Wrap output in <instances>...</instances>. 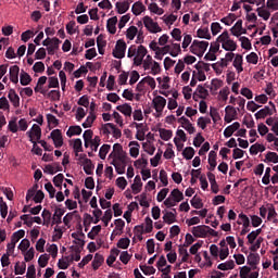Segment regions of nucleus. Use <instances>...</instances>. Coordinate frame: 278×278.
I'll return each instance as SVG.
<instances>
[{
  "label": "nucleus",
  "mask_w": 278,
  "mask_h": 278,
  "mask_svg": "<svg viewBox=\"0 0 278 278\" xmlns=\"http://www.w3.org/2000/svg\"><path fill=\"white\" fill-rule=\"evenodd\" d=\"M49 254H41L38 260L40 268H46L47 264H49Z\"/></svg>",
  "instance_id": "nucleus-50"
},
{
  "label": "nucleus",
  "mask_w": 278,
  "mask_h": 278,
  "mask_svg": "<svg viewBox=\"0 0 278 278\" xmlns=\"http://www.w3.org/2000/svg\"><path fill=\"white\" fill-rule=\"evenodd\" d=\"M21 238H25V230L23 229L17 230L12 235L11 242L7 245V251H9V253H14V249H16V243H18Z\"/></svg>",
  "instance_id": "nucleus-3"
},
{
  "label": "nucleus",
  "mask_w": 278,
  "mask_h": 278,
  "mask_svg": "<svg viewBox=\"0 0 278 278\" xmlns=\"http://www.w3.org/2000/svg\"><path fill=\"white\" fill-rule=\"evenodd\" d=\"M238 129H240V124L238 122H235L224 130L225 138H231L233 136V132L238 131Z\"/></svg>",
  "instance_id": "nucleus-16"
},
{
  "label": "nucleus",
  "mask_w": 278,
  "mask_h": 278,
  "mask_svg": "<svg viewBox=\"0 0 278 278\" xmlns=\"http://www.w3.org/2000/svg\"><path fill=\"white\" fill-rule=\"evenodd\" d=\"M45 188L51 199H55V192L56 190L53 188V185L51 182H47L45 185Z\"/></svg>",
  "instance_id": "nucleus-61"
},
{
  "label": "nucleus",
  "mask_w": 278,
  "mask_h": 278,
  "mask_svg": "<svg viewBox=\"0 0 278 278\" xmlns=\"http://www.w3.org/2000/svg\"><path fill=\"white\" fill-rule=\"evenodd\" d=\"M116 23H118V17L113 16L106 22V29L110 34H116Z\"/></svg>",
  "instance_id": "nucleus-19"
},
{
  "label": "nucleus",
  "mask_w": 278,
  "mask_h": 278,
  "mask_svg": "<svg viewBox=\"0 0 278 278\" xmlns=\"http://www.w3.org/2000/svg\"><path fill=\"white\" fill-rule=\"evenodd\" d=\"M41 216H42V218H43V225L49 226V224L51 223V211L45 208V210L42 211Z\"/></svg>",
  "instance_id": "nucleus-56"
},
{
  "label": "nucleus",
  "mask_w": 278,
  "mask_h": 278,
  "mask_svg": "<svg viewBox=\"0 0 278 278\" xmlns=\"http://www.w3.org/2000/svg\"><path fill=\"white\" fill-rule=\"evenodd\" d=\"M266 116H273V109L269 106H264V109H261L255 113L256 121H260V118H266Z\"/></svg>",
  "instance_id": "nucleus-14"
},
{
  "label": "nucleus",
  "mask_w": 278,
  "mask_h": 278,
  "mask_svg": "<svg viewBox=\"0 0 278 278\" xmlns=\"http://www.w3.org/2000/svg\"><path fill=\"white\" fill-rule=\"evenodd\" d=\"M18 73H21V67H18V65L10 67L9 75L12 84H18Z\"/></svg>",
  "instance_id": "nucleus-12"
},
{
  "label": "nucleus",
  "mask_w": 278,
  "mask_h": 278,
  "mask_svg": "<svg viewBox=\"0 0 278 278\" xmlns=\"http://www.w3.org/2000/svg\"><path fill=\"white\" fill-rule=\"evenodd\" d=\"M220 21L222 23H225L227 26H229L236 21V14L230 13L228 16L223 17Z\"/></svg>",
  "instance_id": "nucleus-63"
},
{
  "label": "nucleus",
  "mask_w": 278,
  "mask_h": 278,
  "mask_svg": "<svg viewBox=\"0 0 278 278\" xmlns=\"http://www.w3.org/2000/svg\"><path fill=\"white\" fill-rule=\"evenodd\" d=\"M134 166L136 168H140L141 166L143 168H147V166H149V160H147V157H144V154H142L141 159L134 162Z\"/></svg>",
  "instance_id": "nucleus-37"
},
{
  "label": "nucleus",
  "mask_w": 278,
  "mask_h": 278,
  "mask_svg": "<svg viewBox=\"0 0 278 278\" xmlns=\"http://www.w3.org/2000/svg\"><path fill=\"white\" fill-rule=\"evenodd\" d=\"M131 240L129 238H121L117 242V249H129Z\"/></svg>",
  "instance_id": "nucleus-43"
},
{
  "label": "nucleus",
  "mask_w": 278,
  "mask_h": 278,
  "mask_svg": "<svg viewBox=\"0 0 278 278\" xmlns=\"http://www.w3.org/2000/svg\"><path fill=\"white\" fill-rule=\"evenodd\" d=\"M260 60V56H257V53L251 52L250 54L247 55V62L249 64H257Z\"/></svg>",
  "instance_id": "nucleus-59"
},
{
  "label": "nucleus",
  "mask_w": 278,
  "mask_h": 278,
  "mask_svg": "<svg viewBox=\"0 0 278 278\" xmlns=\"http://www.w3.org/2000/svg\"><path fill=\"white\" fill-rule=\"evenodd\" d=\"M159 131H160L161 139L165 140V142H168V140L173 138V130L161 128Z\"/></svg>",
  "instance_id": "nucleus-34"
},
{
  "label": "nucleus",
  "mask_w": 278,
  "mask_h": 278,
  "mask_svg": "<svg viewBox=\"0 0 278 278\" xmlns=\"http://www.w3.org/2000/svg\"><path fill=\"white\" fill-rule=\"evenodd\" d=\"M273 162V164H278V154L276 152H267L264 162Z\"/></svg>",
  "instance_id": "nucleus-46"
},
{
  "label": "nucleus",
  "mask_w": 278,
  "mask_h": 278,
  "mask_svg": "<svg viewBox=\"0 0 278 278\" xmlns=\"http://www.w3.org/2000/svg\"><path fill=\"white\" fill-rule=\"evenodd\" d=\"M191 205L194 210H201L203 207V202L201 201V198L193 197L191 199Z\"/></svg>",
  "instance_id": "nucleus-58"
},
{
  "label": "nucleus",
  "mask_w": 278,
  "mask_h": 278,
  "mask_svg": "<svg viewBox=\"0 0 278 278\" xmlns=\"http://www.w3.org/2000/svg\"><path fill=\"white\" fill-rule=\"evenodd\" d=\"M125 51H127V43L123 39H118L113 50V58L117 60H123L125 58Z\"/></svg>",
  "instance_id": "nucleus-2"
},
{
  "label": "nucleus",
  "mask_w": 278,
  "mask_h": 278,
  "mask_svg": "<svg viewBox=\"0 0 278 278\" xmlns=\"http://www.w3.org/2000/svg\"><path fill=\"white\" fill-rule=\"evenodd\" d=\"M240 42L242 49H245L247 51L251 50V40H249L248 37H240Z\"/></svg>",
  "instance_id": "nucleus-62"
},
{
  "label": "nucleus",
  "mask_w": 278,
  "mask_h": 278,
  "mask_svg": "<svg viewBox=\"0 0 278 278\" xmlns=\"http://www.w3.org/2000/svg\"><path fill=\"white\" fill-rule=\"evenodd\" d=\"M131 190L134 194H140L142 191V179L140 178V175L135 177V182L131 185Z\"/></svg>",
  "instance_id": "nucleus-17"
},
{
  "label": "nucleus",
  "mask_w": 278,
  "mask_h": 278,
  "mask_svg": "<svg viewBox=\"0 0 278 278\" xmlns=\"http://www.w3.org/2000/svg\"><path fill=\"white\" fill-rule=\"evenodd\" d=\"M116 111L124 114V116H131L132 109H131V105H129L128 103H125L122 105H117Z\"/></svg>",
  "instance_id": "nucleus-27"
},
{
  "label": "nucleus",
  "mask_w": 278,
  "mask_h": 278,
  "mask_svg": "<svg viewBox=\"0 0 278 278\" xmlns=\"http://www.w3.org/2000/svg\"><path fill=\"white\" fill-rule=\"evenodd\" d=\"M131 254L127 251H123L119 255V261L124 263L125 265L129 264V260H131Z\"/></svg>",
  "instance_id": "nucleus-57"
},
{
  "label": "nucleus",
  "mask_w": 278,
  "mask_h": 278,
  "mask_svg": "<svg viewBox=\"0 0 278 278\" xmlns=\"http://www.w3.org/2000/svg\"><path fill=\"white\" fill-rule=\"evenodd\" d=\"M73 149L75 151L76 157H79V153H81V151H84L81 139H75L74 140Z\"/></svg>",
  "instance_id": "nucleus-41"
},
{
  "label": "nucleus",
  "mask_w": 278,
  "mask_h": 278,
  "mask_svg": "<svg viewBox=\"0 0 278 278\" xmlns=\"http://www.w3.org/2000/svg\"><path fill=\"white\" fill-rule=\"evenodd\" d=\"M55 188H59V190H62V184L64 182V174H58L52 179Z\"/></svg>",
  "instance_id": "nucleus-39"
},
{
  "label": "nucleus",
  "mask_w": 278,
  "mask_h": 278,
  "mask_svg": "<svg viewBox=\"0 0 278 278\" xmlns=\"http://www.w3.org/2000/svg\"><path fill=\"white\" fill-rule=\"evenodd\" d=\"M210 226L200 225L192 228V235L194 238H207V231Z\"/></svg>",
  "instance_id": "nucleus-10"
},
{
  "label": "nucleus",
  "mask_w": 278,
  "mask_h": 278,
  "mask_svg": "<svg viewBox=\"0 0 278 278\" xmlns=\"http://www.w3.org/2000/svg\"><path fill=\"white\" fill-rule=\"evenodd\" d=\"M218 270H233L236 268V262L233 260L222 263L217 266Z\"/></svg>",
  "instance_id": "nucleus-30"
},
{
  "label": "nucleus",
  "mask_w": 278,
  "mask_h": 278,
  "mask_svg": "<svg viewBox=\"0 0 278 278\" xmlns=\"http://www.w3.org/2000/svg\"><path fill=\"white\" fill-rule=\"evenodd\" d=\"M207 47H210V42L207 41L193 40L192 45L190 46V51L193 53V55L203 58V51H207ZM199 49H203V51L199 52Z\"/></svg>",
  "instance_id": "nucleus-1"
},
{
  "label": "nucleus",
  "mask_w": 278,
  "mask_h": 278,
  "mask_svg": "<svg viewBox=\"0 0 278 278\" xmlns=\"http://www.w3.org/2000/svg\"><path fill=\"white\" fill-rule=\"evenodd\" d=\"M143 25L150 34H160V31H162V27H160V25L149 15L143 17Z\"/></svg>",
  "instance_id": "nucleus-4"
},
{
  "label": "nucleus",
  "mask_w": 278,
  "mask_h": 278,
  "mask_svg": "<svg viewBox=\"0 0 278 278\" xmlns=\"http://www.w3.org/2000/svg\"><path fill=\"white\" fill-rule=\"evenodd\" d=\"M103 262H105L103 254L96 253L91 263L93 270H99V268H101V266L103 265Z\"/></svg>",
  "instance_id": "nucleus-13"
},
{
  "label": "nucleus",
  "mask_w": 278,
  "mask_h": 278,
  "mask_svg": "<svg viewBox=\"0 0 278 278\" xmlns=\"http://www.w3.org/2000/svg\"><path fill=\"white\" fill-rule=\"evenodd\" d=\"M114 225H115V231H117L118 233H123V229H125V220L121 218L115 219Z\"/></svg>",
  "instance_id": "nucleus-54"
},
{
  "label": "nucleus",
  "mask_w": 278,
  "mask_h": 278,
  "mask_svg": "<svg viewBox=\"0 0 278 278\" xmlns=\"http://www.w3.org/2000/svg\"><path fill=\"white\" fill-rule=\"evenodd\" d=\"M110 149H111V146H110V144H103V146L100 148V151H99V157H100V160H105V157L108 156V153H110Z\"/></svg>",
  "instance_id": "nucleus-44"
},
{
  "label": "nucleus",
  "mask_w": 278,
  "mask_h": 278,
  "mask_svg": "<svg viewBox=\"0 0 278 278\" xmlns=\"http://www.w3.org/2000/svg\"><path fill=\"white\" fill-rule=\"evenodd\" d=\"M181 53V46L179 43H173L169 49V55L172 58H177Z\"/></svg>",
  "instance_id": "nucleus-38"
},
{
  "label": "nucleus",
  "mask_w": 278,
  "mask_h": 278,
  "mask_svg": "<svg viewBox=\"0 0 278 278\" xmlns=\"http://www.w3.org/2000/svg\"><path fill=\"white\" fill-rule=\"evenodd\" d=\"M97 121V115L94 113H89L86 121L83 123L84 129H88V127H92V123Z\"/></svg>",
  "instance_id": "nucleus-35"
},
{
  "label": "nucleus",
  "mask_w": 278,
  "mask_h": 278,
  "mask_svg": "<svg viewBox=\"0 0 278 278\" xmlns=\"http://www.w3.org/2000/svg\"><path fill=\"white\" fill-rule=\"evenodd\" d=\"M248 264L252 266L253 270L257 268V264H260V254L257 253H250L248 255Z\"/></svg>",
  "instance_id": "nucleus-15"
},
{
  "label": "nucleus",
  "mask_w": 278,
  "mask_h": 278,
  "mask_svg": "<svg viewBox=\"0 0 278 278\" xmlns=\"http://www.w3.org/2000/svg\"><path fill=\"white\" fill-rule=\"evenodd\" d=\"M163 214H164L163 215V220L167 225H173V223H175L177 220V215L173 212L163 211Z\"/></svg>",
  "instance_id": "nucleus-21"
},
{
  "label": "nucleus",
  "mask_w": 278,
  "mask_h": 278,
  "mask_svg": "<svg viewBox=\"0 0 278 278\" xmlns=\"http://www.w3.org/2000/svg\"><path fill=\"white\" fill-rule=\"evenodd\" d=\"M81 126H71L66 132L68 138H73V136H81Z\"/></svg>",
  "instance_id": "nucleus-32"
},
{
  "label": "nucleus",
  "mask_w": 278,
  "mask_h": 278,
  "mask_svg": "<svg viewBox=\"0 0 278 278\" xmlns=\"http://www.w3.org/2000/svg\"><path fill=\"white\" fill-rule=\"evenodd\" d=\"M140 270L143 275H155V267L153 266L140 265Z\"/></svg>",
  "instance_id": "nucleus-52"
},
{
  "label": "nucleus",
  "mask_w": 278,
  "mask_h": 278,
  "mask_svg": "<svg viewBox=\"0 0 278 278\" xmlns=\"http://www.w3.org/2000/svg\"><path fill=\"white\" fill-rule=\"evenodd\" d=\"M78 161L84 166V172L86 175H92L94 170V164L92 163V160L87 159L86 154H79Z\"/></svg>",
  "instance_id": "nucleus-6"
},
{
  "label": "nucleus",
  "mask_w": 278,
  "mask_h": 278,
  "mask_svg": "<svg viewBox=\"0 0 278 278\" xmlns=\"http://www.w3.org/2000/svg\"><path fill=\"white\" fill-rule=\"evenodd\" d=\"M222 48L225 51L233 52V51H236V49H238V45L236 43V41L230 39V40H227L226 42L222 43Z\"/></svg>",
  "instance_id": "nucleus-29"
},
{
  "label": "nucleus",
  "mask_w": 278,
  "mask_h": 278,
  "mask_svg": "<svg viewBox=\"0 0 278 278\" xmlns=\"http://www.w3.org/2000/svg\"><path fill=\"white\" fill-rule=\"evenodd\" d=\"M110 220H112V210H106L104 212V215L102 217V222L104 223V227H108L110 225Z\"/></svg>",
  "instance_id": "nucleus-60"
},
{
  "label": "nucleus",
  "mask_w": 278,
  "mask_h": 278,
  "mask_svg": "<svg viewBox=\"0 0 278 278\" xmlns=\"http://www.w3.org/2000/svg\"><path fill=\"white\" fill-rule=\"evenodd\" d=\"M108 42L103 39V35H99L97 37V47L100 55H103L105 53V46Z\"/></svg>",
  "instance_id": "nucleus-26"
},
{
  "label": "nucleus",
  "mask_w": 278,
  "mask_h": 278,
  "mask_svg": "<svg viewBox=\"0 0 278 278\" xmlns=\"http://www.w3.org/2000/svg\"><path fill=\"white\" fill-rule=\"evenodd\" d=\"M232 36L240 38L242 36V20H238L236 24L230 28Z\"/></svg>",
  "instance_id": "nucleus-20"
},
{
  "label": "nucleus",
  "mask_w": 278,
  "mask_h": 278,
  "mask_svg": "<svg viewBox=\"0 0 278 278\" xmlns=\"http://www.w3.org/2000/svg\"><path fill=\"white\" fill-rule=\"evenodd\" d=\"M197 92H198V97L200 98V99H206L207 98V96L210 94V92L207 91V89H205V87H203L202 85H199L198 87H197Z\"/></svg>",
  "instance_id": "nucleus-49"
},
{
  "label": "nucleus",
  "mask_w": 278,
  "mask_h": 278,
  "mask_svg": "<svg viewBox=\"0 0 278 278\" xmlns=\"http://www.w3.org/2000/svg\"><path fill=\"white\" fill-rule=\"evenodd\" d=\"M65 212L66 211H64V208H55L51 225H62V217L64 216Z\"/></svg>",
  "instance_id": "nucleus-11"
},
{
  "label": "nucleus",
  "mask_w": 278,
  "mask_h": 278,
  "mask_svg": "<svg viewBox=\"0 0 278 278\" xmlns=\"http://www.w3.org/2000/svg\"><path fill=\"white\" fill-rule=\"evenodd\" d=\"M220 29H223V26H220V23L213 22L211 24V31L213 36H217L218 34H220Z\"/></svg>",
  "instance_id": "nucleus-51"
},
{
  "label": "nucleus",
  "mask_w": 278,
  "mask_h": 278,
  "mask_svg": "<svg viewBox=\"0 0 278 278\" xmlns=\"http://www.w3.org/2000/svg\"><path fill=\"white\" fill-rule=\"evenodd\" d=\"M26 136H28V138L33 144H36L35 140H37V142H38V141H40V138H42V129L40 128L39 125L34 124L33 127L30 128V130H28L26 132Z\"/></svg>",
  "instance_id": "nucleus-5"
},
{
  "label": "nucleus",
  "mask_w": 278,
  "mask_h": 278,
  "mask_svg": "<svg viewBox=\"0 0 278 278\" xmlns=\"http://www.w3.org/2000/svg\"><path fill=\"white\" fill-rule=\"evenodd\" d=\"M131 10H132V14H135V16H140V14H142V12H144V10H147V7H144V4H142V2L138 1L132 4Z\"/></svg>",
  "instance_id": "nucleus-25"
},
{
  "label": "nucleus",
  "mask_w": 278,
  "mask_h": 278,
  "mask_svg": "<svg viewBox=\"0 0 278 278\" xmlns=\"http://www.w3.org/2000/svg\"><path fill=\"white\" fill-rule=\"evenodd\" d=\"M243 62L242 54H236L232 66L236 67L237 73H242V71H244V67H242Z\"/></svg>",
  "instance_id": "nucleus-24"
},
{
  "label": "nucleus",
  "mask_w": 278,
  "mask_h": 278,
  "mask_svg": "<svg viewBox=\"0 0 278 278\" xmlns=\"http://www.w3.org/2000/svg\"><path fill=\"white\" fill-rule=\"evenodd\" d=\"M34 73H45V63L36 62L33 66Z\"/></svg>",
  "instance_id": "nucleus-64"
},
{
  "label": "nucleus",
  "mask_w": 278,
  "mask_h": 278,
  "mask_svg": "<svg viewBox=\"0 0 278 278\" xmlns=\"http://www.w3.org/2000/svg\"><path fill=\"white\" fill-rule=\"evenodd\" d=\"M216 157H217L216 151L212 150L208 153V164H210V166L207 167V169L211 170V172L216 169V166H217Z\"/></svg>",
  "instance_id": "nucleus-23"
},
{
  "label": "nucleus",
  "mask_w": 278,
  "mask_h": 278,
  "mask_svg": "<svg viewBox=\"0 0 278 278\" xmlns=\"http://www.w3.org/2000/svg\"><path fill=\"white\" fill-rule=\"evenodd\" d=\"M8 97H9V100L11 101V103L15 108H20V105H21V98L18 97V94L16 93V91L14 89H10Z\"/></svg>",
  "instance_id": "nucleus-18"
},
{
  "label": "nucleus",
  "mask_w": 278,
  "mask_h": 278,
  "mask_svg": "<svg viewBox=\"0 0 278 278\" xmlns=\"http://www.w3.org/2000/svg\"><path fill=\"white\" fill-rule=\"evenodd\" d=\"M239 218L241 222H238V225H243L240 236H247V233L251 231V229H249V227H251V219L243 213L239 214Z\"/></svg>",
  "instance_id": "nucleus-8"
},
{
  "label": "nucleus",
  "mask_w": 278,
  "mask_h": 278,
  "mask_svg": "<svg viewBox=\"0 0 278 278\" xmlns=\"http://www.w3.org/2000/svg\"><path fill=\"white\" fill-rule=\"evenodd\" d=\"M169 197H172L176 203H180V201H184V193L179 191V189H173Z\"/></svg>",
  "instance_id": "nucleus-36"
},
{
  "label": "nucleus",
  "mask_w": 278,
  "mask_h": 278,
  "mask_svg": "<svg viewBox=\"0 0 278 278\" xmlns=\"http://www.w3.org/2000/svg\"><path fill=\"white\" fill-rule=\"evenodd\" d=\"M115 8L118 14H125L129 10V0H125L124 2H116Z\"/></svg>",
  "instance_id": "nucleus-28"
},
{
  "label": "nucleus",
  "mask_w": 278,
  "mask_h": 278,
  "mask_svg": "<svg viewBox=\"0 0 278 278\" xmlns=\"http://www.w3.org/2000/svg\"><path fill=\"white\" fill-rule=\"evenodd\" d=\"M50 138H52L54 142L55 149H60L62 144H64V139L62 138V130L60 129H54L50 134Z\"/></svg>",
  "instance_id": "nucleus-9"
},
{
  "label": "nucleus",
  "mask_w": 278,
  "mask_h": 278,
  "mask_svg": "<svg viewBox=\"0 0 278 278\" xmlns=\"http://www.w3.org/2000/svg\"><path fill=\"white\" fill-rule=\"evenodd\" d=\"M14 274L15 275H25V270H27V264L25 263H16L14 267Z\"/></svg>",
  "instance_id": "nucleus-40"
},
{
  "label": "nucleus",
  "mask_w": 278,
  "mask_h": 278,
  "mask_svg": "<svg viewBox=\"0 0 278 278\" xmlns=\"http://www.w3.org/2000/svg\"><path fill=\"white\" fill-rule=\"evenodd\" d=\"M20 84L22 86H29L31 84V76L26 72H22L20 75Z\"/></svg>",
  "instance_id": "nucleus-33"
},
{
  "label": "nucleus",
  "mask_w": 278,
  "mask_h": 278,
  "mask_svg": "<svg viewBox=\"0 0 278 278\" xmlns=\"http://www.w3.org/2000/svg\"><path fill=\"white\" fill-rule=\"evenodd\" d=\"M194 148L192 147H187L185 148V150L182 151V157H185V160H192V157H194Z\"/></svg>",
  "instance_id": "nucleus-42"
},
{
  "label": "nucleus",
  "mask_w": 278,
  "mask_h": 278,
  "mask_svg": "<svg viewBox=\"0 0 278 278\" xmlns=\"http://www.w3.org/2000/svg\"><path fill=\"white\" fill-rule=\"evenodd\" d=\"M138 34V27L136 26H130L127 31H126V38H128V40H134V38H136V35Z\"/></svg>",
  "instance_id": "nucleus-47"
},
{
  "label": "nucleus",
  "mask_w": 278,
  "mask_h": 278,
  "mask_svg": "<svg viewBox=\"0 0 278 278\" xmlns=\"http://www.w3.org/2000/svg\"><path fill=\"white\" fill-rule=\"evenodd\" d=\"M108 126L112 130L113 138L118 139V138H121V136H123V131H121V129L116 128V125H114L113 123H108Z\"/></svg>",
  "instance_id": "nucleus-45"
},
{
  "label": "nucleus",
  "mask_w": 278,
  "mask_h": 278,
  "mask_svg": "<svg viewBox=\"0 0 278 278\" xmlns=\"http://www.w3.org/2000/svg\"><path fill=\"white\" fill-rule=\"evenodd\" d=\"M178 253L179 255L182 256L181 262H188V257H190V254L188 253V250L186 249V247L180 245L178 249Z\"/></svg>",
  "instance_id": "nucleus-53"
},
{
  "label": "nucleus",
  "mask_w": 278,
  "mask_h": 278,
  "mask_svg": "<svg viewBox=\"0 0 278 278\" xmlns=\"http://www.w3.org/2000/svg\"><path fill=\"white\" fill-rule=\"evenodd\" d=\"M152 105L156 113H159L157 116H162V113L164 112V108H166V100L162 96H156L152 100Z\"/></svg>",
  "instance_id": "nucleus-7"
},
{
  "label": "nucleus",
  "mask_w": 278,
  "mask_h": 278,
  "mask_svg": "<svg viewBox=\"0 0 278 278\" xmlns=\"http://www.w3.org/2000/svg\"><path fill=\"white\" fill-rule=\"evenodd\" d=\"M17 118L14 117L9 122L8 129L11 130L12 134H16L18 131V124L16 123Z\"/></svg>",
  "instance_id": "nucleus-55"
},
{
  "label": "nucleus",
  "mask_w": 278,
  "mask_h": 278,
  "mask_svg": "<svg viewBox=\"0 0 278 278\" xmlns=\"http://www.w3.org/2000/svg\"><path fill=\"white\" fill-rule=\"evenodd\" d=\"M226 115L232 118H238V111L232 105H227L225 109Z\"/></svg>",
  "instance_id": "nucleus-48"
},
{
  "label": "nucleus",
  "mask_w": 278,
  "mask_h": 278,
  "mask_svg": "<svg viewBox=\"0 0 278 278\" xmlns=\"http://www.w3.org/2000/svg\"><path fill=\"white\" fill-rule=\"evenodd\" d=\"M198 38H204L205 40H212V35L210 34V28H199L197 30Z\"/></svg>",
  "instance_id": "nucleus-31"
},
{
  "label": "nucleus",
  "mask_w": 278,
  "mask_h": 278,
  "mask_svg": "<svg viewBox=\"0 0 278 278\" xmlns=\"http://www.w3.org/2000/svg\"><path fill=\"white\" fill-rule=\"evenodd\" d=\"M129 153L131 157H138L140 155V143L138 141H130L129 142Z\"/></svg>",
  "instance_id": "nucleus-22"
}]
</instances>
